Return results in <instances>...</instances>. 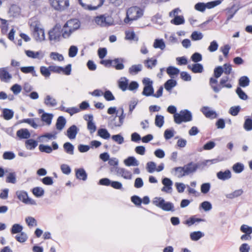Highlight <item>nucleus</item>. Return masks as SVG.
<instances>
[{
  "instance_id": "f03ea898",
  "label": "nucleus",
  "mask_w": 252,
  "mask_h": 252,
  "mask_svg": "<svg viewBox=\"0 0 252 252\" xmlns=\"http://www.w3.org/2000/svg\"><path fill=\"white\" fill-rule=\"evenodd\" d=\"M80 26L81 23L78 19H73L68 20L62 29V36L64 38H69L73 32L80 28Z\"/></svg>"
},
{
  "instance_id": "f704fd0d",
  "label": "nucleus",
  "mask_w": 252,
  "mask_h": 252,
  "mask_svg": "<svg viewBox=\"0 0 252 252\" xmlns=\"http://www.w3.org/2000/svg\"><path fill=\"white\" fill-rule=\"evenodd\" d=\"M20 8L17 5H12L9 8V14L10 16L16 17L20 13Z\"/></svg>"
},
{
  "instance_id": "a211bd4d",
  "label": "nucleus",
  "mask_w": 252,
  "mask_h": 252,
  "mask_svg": "<svg viewBox=\"0 0 252 252\" xmlns=\"http://www.w3.org/2000/svg\"><path fill=\"white\" fill-rule=\"evenodd\" d=\"M26 55L30 58L41 60L44 57V54L41 51H33L32 50H25Z\"/></svg>"
},
{
  "instance_id": "864d4df0",
  "label": "nucleus",
  "mask_w": 252,
  "mask_h": 252,
  "mask_svg": "<svg viewBox=\"0 0 252 252\" xmlns=\"http://www.w3.org/2000/svg\"><path fill=\"white\" fill-rule=\"evenodd\" d=\"M218 83L217 78H211L210 79V84L213 89L214 91L216 93H218L221 89L220 87H218L216 86Z\"/></svg>"
},
{
  "instance_id": "de8ad7c7",
  "label": "nucleus",
  "mask_w": 252,
  "mask_h": 252,
  "mask_svg": "<svg viewBox=\"0 0 252 252\" xmlns=\"http://www.w3.org/2000/svg\"><path fill=\"white\" fill-rule=\"evenodd\" d=\"M176 85L177 82L175 80L169 79L165 82L164 88L167 91H170Z\"/></svg>"
},
{
  "instance_id": "5701e85b",
  "label": "nucleus",
  "mask_w": 252,
  "mask_h": 252,
  "mask_svg": "<svg viewBox=\"0 0 252 252\" xmlns=\"http://www.w3.org/2000/svg\"><path fill=\"white\" fill-rule=\"evenodd\" d=\"M186 176L194 172L197 168L195 163L191 162L184 166Z\"/></svg>"
},
{
  "instance_id": "9b49d317",
  "label": "nucleus",
  "mask_w": 252,
  "mask_h": 252,
  "mask_svg": "<svg viewBox=\"0 0 252 252\" xmlns=\"http://www.w3.org/2000/svg\"><path fill=\"white\" fill-rule=\"evenodd\" d=\"M111 171L112 172L115 171L117 176L121 177L125 180H130L133 178L132 172L125 168L117 166L115 168H112Z\"/></svg>"
},
{
  "instance_id": "6ab92c4d",
  "label": "nucleus",
  "mask_w": 252,
  "mask_h": 252,
  "mask_svg": "<svg viewBox=\"0 0 252 252\" xmlns=\"http://www.w3.org/2000/svg\"><path fill=\"white\" fill-rule=\"evenodd\" d=\"M56 132L46 133L39 136L38 139L41 142H48L49 140L56 139Z\"/></svg>"
},
{
  "instance_id": "a19ab883",
  "label": "nucleus",
  "mask_w": 252,
  "mask_h": 252,
  "mask_svg": "<svg viewBox=\"0 0 252 252\" xmlns=\"http://www.w3.org/2000/svg\"><path fill=\"white\" fill-rule=\"evenodd\" d=\"M23 226L19 223H14L11 228V233L12 234L20 233L22 231Z\"/></svg>"
},
{
  "instance_id": "6e6d98bb",
  "label": "nucleus",
  "mask_w": 252,
  "mask_h": 252,
  "mask_svg": "<svg viewBox=\"0 0 252 252\" xmlns=\"http://www.w3.org/2000/svg\"><path fill=\"white\" fill-rule=\"evenodd\" d=\"M190 37L194 41L200 40L203 38V34L200 32L194 31L191 33Z\"/></svg>"
},
{
  "instance_id": "b1692460",
  "label": "nucleus",
  "mask_w": 252,
  "mask_h": 252,
  "mask_svg": "<svg viewBox=\"0 0 252 252\" xmlns=\"http://www.w3.org/2000/svg\"><path fill=\"white\" fill-rule=\"evenodd\" d=\"M54 115L51 113H43L41 116L42 122L47 126H50L52 123Z\"/></svg>"
},
{
  "instance_id": "f8f14e48",
  "label": "nucleus",
  "mask_w": 252,
  "mask_h": 252,
  "mask_svg": "<svg viewBox=\"0 0 252 252\" xmlns=\"http://www.w3.org/2000/svg\"><path fill=\"white\" fill-rule=\"evenodd\" d=\"M221 1L220 0L208 2L206 3L198 2L195 5L194 8L198 11L204 12L206 8L211 9L214 8L219 5Z\"/></svg>"
},
{
  "instance_id": "4c0bfd02",
  "label": "nucleus",
  "mask_w": 252,
  "mask_h": 252,
  "mask_svg": "<svg viewBox=\"0 0 252 252\" xmlns=\"http://www.w3.org/2000/svg\"><path fill=\"white\" fill-rule=\"evenodd\" d=\"M66 120L63 116H60L57 121L56 122V128L57 129L59 130H62L66 124Z\"/></svg>"
},
{
  "instance_id": "bb28decb",
  "label": "nucleus",
  "mask_w": 252,
  "mask_h": 252,
  "mask_svg": "<svg viewBox=\"0 0 252 252\" xmlns=\"http://www.w3.org/2000/svg\"><path fill=\"white\" fill-rule=\"evenodd\" d=\"M21 71L24 73H31L33 76H37V74L35 70L34 66H23L20 68Z\"/></svg>"
},
{
  "instance_id": "4be33fe9",
  "label": "nucleus",
  "mask_w": 252,
  "mask_h": 252,
  "mask_svg": "<svg viewBox=\"0 0 252 252\" xmlns=\"http://www.w3.org/2000/svg\"><path fill=\"white\" fill-rule=\"evenodd\" d=\"M217 178L222 181L228 180L231 177V173L230 170H226L224 171H220L217 174Z\"/></svg>"
},
{
  "instance_id": "c756f323",
  "label": "nucleus",
  "mask_w": 252,
  "mask_h": 252,
  "mask_svg": "<svg viewBox=\"0 0 252 252\" xmlns=\"http://www.w3.org/2000/svg\"><path fill=\"white\" fill-rule=\"evenodd\" d=\"M123 59L117 58L112 60L111 65L115 67L117 70H122L124 68V65L123 64Z\"/></svg>"
},
{
  "instance_id": "20e7f679",
  "label": "nucleus",
  "mask_w": 252,
  "mask_h": 252,
  "mask_svg": "<svg viewBox=\"0 0 252 252\" xmlns=\"http://www.w3.org/2000/svg\"><path fill=\"white\" fill-rule=\"evenodd\" d=\"M152 203L155 206L164 211L174 212L175 210L173 203L165 201V199L161 197H155L152 201Z\"/></svg>"
},
{
  "instance_id": "1a4fd4ad",
  "label": "nucleus",
  "mask_w": 252,
  "mask_h": 252,
  "mask_svg": "<svg viewBox=\"0 0 252 252\" xmlns=\"http://www.w3.org/2000/svg\"><path fill=\"white\" fill-rule=\"evenodd\" d=\"M16 195L18 199L26 205H36V201L33 199L29 197L28 193L22 190L16 191Z\"/></svg>"
},
{
  "instance_id": "e433bc0d",
  "label": "nucleus",
  "mask_w": 252,
  "mask_h": 252,
  "mask_svg": "<svg viewBox=\"0 0 252 252\" xmlns=\"http://www.w3.org/2000/svg\"><path fill=\"white\" fill-rule=\"evenodd\" d=\"M243 193V190L242 189H238L234 190L233 192L226 194L225 197L230 199L240 196Z\"/></svg>"
},
{
  "instance_id": "338daca9",
  "label": "nucleus",
  "mask_w": 252,
  "mask_h": 252,
  "mask_svg": "<svg viewBox=\"0 0 252 252\" xmlns=\"http://www.w3.org/2000/svg\"><path fill=\"white\" fill-rule=\"evenodd\" d=\"M111 138L114 142L120 145L124 142V137L120 134L112 135Z\"/></svg>"
},
{
  "instance_id": "58836bf2",
  "label": "nucleus",
  "mask_w": 252,
  "mask_h": 252,
  "mask_svg": "<svg viewBox=\"0 0 252 252\" xmlns=\"http://www.w3.org/2000/svg\"><path fill=\"white\" fill-rule=\"evenodd\" d=\"M63 147L66 153L70 155H74V147L69 142L64 143Z\"/></svg>"
},
{
  "instance_id": "3c124183",
  "label": "nucleus",
  "mask_w": 252,
  "mask_h": 252,
  "mask_svg": "<svg viewBox=\"0 0 252 252\" xmlns=\"http://www.w3.org/2000/svg\"><path fill=\"white\" fill-rule=\"evenodd\" d=\"M21 123H27L30 125L33 128L36 129L39 126L38 124H36V123L35 122V120L34 119H25L22 120L21 121Z\"/></svg>"
},
{
  "instance_id": "69168bd1",
  "label": "nucleus",
  "mask_w": 252,
  "mask_h": 252,
  "mask_svg": "<svg viewBox=\"0 0 252 252\" xmlns=\"http://www.w3.org/2000/svg\"><path fill=\"white\" fill-rule=\"evenodd\" d=\"M32 193L36 197H39L43 195L44 190L42 188L36 187L33 189Z\"/></svg>"
},
{
  "instance_id": "7ed1b4c3",
  "label": "nucleus",
  "mask_w": 252,
  "mask_h": 252,
  "mask_svg": "<svg viewBox=\"0 0 252 252\" xmlns=\"http://www.w3.org/2000/svg\"><path fill=\"white\" fill-rule=\"evenodd\" d=\"M143 14V10L137 6L129 8L126 13V17L124 20L125 24H130L132 21L137 20Z\"/></svg>"
},
{
  "instance_id": "aec40b11",
  "label": "nucleus",
  "mask_w": 252,
  "mask_h": 252,
  "mask_svg": "<svg viewBox=\"0 0 252 252\" xmlns=\"http://www.w3.org/2000/svg\"><path fill=\"white\" fill-rule=\"evenodd\" d=\"M79 130V129L75 125H72L67 129L66 135L70 139H74Z\"/></svg>"
},
{
  "instance_id": "a18cd8bd",
  "label": "nucleus",
  "mask_w": 252,
  "mask_h": 252,
  "mask_svg": "<svg viewBox=\"0 0 252 252\" xmlns=\"http://www.w3.org/2000/svg\"><path fill=\"white\" fill-rule=\"evenodd\" d=\"M155 125L160 128L161 127L164 123V117L163 116L161 115H157L155 117Z\"/></svg>"
},
{
  "instance_id": "13d9d810",
  "label": "nucleus",
  "mask_w": 252,
  "mask_h": 252,
  "mask_svg": "<svg viewBox=\"0 0 252 252\" xmlns=\"http://www.w3.org/2000/svg\"><path fill=\"white\" fill-rule=\"evenodd\" d=\"M25 221L29 227H33L37 226V221L36 220L32 217H28L25 219Z\"/></svg>"
},
{
  "instance_id": "2f4dec72",
  "label": "nucleus",
  "mask_w": 252,
  "mask_h": 252,
  "mask_svg": "<svg viewBox=\"0 0 252 252\" xmlns=\"http://www.w3.org/2000/svg\"><path fill=\"white\" fill-rule=\"evenodd\" d=\"M37 142L32 139H28L25 142L26 148L29 150L34 149L37 146Z\"/></svg>"
},
{
  "instance_id": "393cba45",
  "label": "nucleus",
  "mask_w": 252,
  "mask_h": 252,
  "mask_svg": "<svg viewBox=\"0 0 252 252\" xmlns=\"http://www.w3.org/2000/svg\"><path fill=\"white\" fill-rule=\"evenodd\" d=\"M44 104L49 107H54L57 104V100L50 95H47L44 99Z\"/></svg>"
},
{
  "instance_id": "c03bdc74",
  "label": "nucleus",
  "mask_w": 252,
  "mask_h": 252,
  "mask_svg": "<svg viewBox=\"0 0 252 252\" xmlns=\"http://www.w3.org/2000/svg\"><path fill=\"white\" fill-rule=\"evenodd\" d=\"M144 63L148 68L152 69L157 64V60L153 58L148 59L144 61Z\"/></svg>"
},
{
  "instance_id": "412c9836",
  "label": "nucleus",
  "mask_w": 252,
  "mask_h": 252,
  "mask_svg": "<svg viewBox=\"0 0 252 252\" xmlns=\"http://www.w3.org/2000/svg\"><path fill=\"white\" fill-rule=\"evenodd\" d=\"M124 163L126 166H137L139 162L135 157L130 156L124 159Z\"/></svg>"
},
{
  "instance_id": "a878e982",
  "label": "nucleus",
  "mask_w": 252,
  "mask_h": 252,
  "mask_svg": "<svg viewBox=\"0 0 252 252\" xmlns=\"http://www.w3.org/2000/svg\"><path fill=\"white\" fill-rule=\"evenodd\" d=\"M16 134L20 139H28L31 137V133L27 128H22L18 130Z\"/></svg>"
},
{
  "instance_id": "ea45409f",
  "label": "nucleus",
  "mask_w": 252,
  "mask_h": 252,
  "mask_svg": "<svg viewBox=\"0 0 252 252\" xmlns=\"http://www.w3.org/2000/svg\"><path fill=\"white\" fill-rule=\"evenodd\" d=\"M142 66L141 64H135L132 65L128 69L129 73L131 75H135L141 71Z\"/></svg>"
},
{
  "instance_id": "f3484780",
  "label": "nucleus",
  "mask_w": 252,
  "mask_h": 252,
  "mask_svg": "<svg viewBox=\"0 0 252 252\" xmlns=\"http://www.w3.org/2000/svg\"><path fill=\"white\" fill-rule=\"evenodd\" d=\"M201 111L206 118L211 119H215L218 117V114L215 111L208 106H204L201 109Z\"/></svg>"
},
{
  "instance_id": "bf43d9fd",
  "label": "nucleus",
  "mask_w": 252,
  "mask_h": 252,
  "mask_svg": "<svg viewBox=\"0 0 252 252\" xmlns=\"http://www.w3.org/2000/svg\"><path fill=\"white\" fill-rule=\"evenodd\" d=\"M15 154L11 151H6L3 153L2 158L5 160H12L15 158Z\"/></svg>"
},
{
  "instance_id": "8fccbe9b",
  "label": "nucleus",
  "mask_w": 252,
  "mask_h": 252,
  "mask_svg": "<svg viewBox=\"0 0 252 252\" xmlns=\"http://www.w3.org/2000/svg\"><path fill=\"white\" fill-rule=\"evenodd\" d=\"M153 47L155 48H159L162 50L165 48V44L164 42L163 39H157L154 42Z\"/></svg>"
},
{
  "instance_id": "052dcab7",
  "label": "nucleus",
  "mask_w": 252,
  "mask_h": 252,
  "mask_svg": "<svg viewBox=\"0 0 252 252\" xmlns=\"http://www.w3.org/2000/svg\"><path fill=\"white\" fill-rule=\"evenodd\" d=\"M228 79L229 78L228 76L224 77L221 78L220 81V85L221 86L220 87L221 88L225 87L226 88L230 89L232 87V86L230 83H227Z\"/></svg>"
},
{
  "instance_id": "0eeeda50",
  "label": "nucleus",
  "mask_w": 252,
  "mask_h": 252,
  "mask_svg": "<svg viewBox=\"0 0 252 252\" xmlns=\"http://www.w3.org/2000/svg\"><path fill=\"white\" fill-rule=\"evenodd\" d=\"M174 122L177 124H180L182 122H187L191 121L192 115L188 110H183L179 113H176L174 115Z\"/></svg>"
},
{
  "instance_id": "cd10ccee",
  "label": "nucleus",
  "mask_w": 252,
  "mask_h": 252,
  "mask_svg": "<svg viewBox=\"0 0 252 252\" xmlns=\"http://www.w3.org/2000/svg\"><path fill=\"white\" fill-rule=\"evenodd\" d=\"M188 67L195 73H201L203 71V66L200 63H195L192 65L189 64Z\"/></svg>"
},
{
  "instance_id": "09e8293b",
  "label": "nucleus",
  "mask_w": 252,
  "mask_h": 252,
  "mask_svg": "<svg viewBox=\"0 0 252 252\" xmlns=\"http://www.w3.org/2000/svg\"><path fill=\"white\" fill-rule=\"evenodd\" d=\"M28 236L27 234L23 231L16 235L15 236L16 240L21 243L25 242L28 240Z\"/></svg>"
},
{
  "instance_id": "49530a36",
  "label": "nucleus",
  "mask_w": 252,
  "mask_h": 252,
  "mask_svg": "<svg viewBox=\"0 0 252 252\" xmlns=\"http://www.w3.org/2000/svg\"><path fill=\"white\" fill-rule=\"evenodd\" d=\"M173 171L175 172L174 175L179 178L186 176L184 166L175 167L173 169Z\"/></svg>"
},
{
  "instance_id": "9d476101",
  "label": "nucleus",
  "mask_w": 252,
  "mask_h": 252,
  "mask_svg": "<svg viewBox=\"0 0 252 252\" xmlns=\"http://www.w3.org/2000/svg\"><path fill=\"white\" fill-rule=\"evenodd\" d=\"M142 83L144 85L142 94L146 96H153L154 92L153 82L149 78H144L142 80Z\"/></svg>"
},
{
  "instance_id": "f257e3e1",
  "label": "nucleus",
  "mask_w": 252,
  "mask_h": 252,
  "mask_svg": "<svg viewBox=\"0 0 252 252\" xmlns=\"http://www.w3.org/2000/svg\"><path fill=\"white\" fill-rule=\"evenodd\" d=\"M28 24L34 40L40 43L45 41V31L40 22L36 18L33 17L29 20Z\"/></svg>"
},
{
  "instance_id": "39448f33",
  "label": "nucleus",
  "mask_w": 252,
  "mask_h": 252,
  "mask_svg": "<svg viewBox=\"0 0 252 252\" xmlns=\"http://www.w3.org/2000/svg\"><path fill=\"white\" fill-rule=\"evenodd\" d=\"M48 39L51 43L54 44L60 41L62 32L60 25H56L51 29L48 32Z\"/></svg>"
},
{
  "instance_id": "5fc2aeb1",
  "label": "nucleus",
  "mask_w": 252,
  "mask_h": 252,
  "mask_svg": "<svg viewBox=\"0 0 252 252\" xmlns=\"http://www.w3.org/2000/svg\"><path fill=\"white\" fill-rule=\"evenodd\" d=\"M184 23L185 19L183 16H178L171 20V23L175 25L183 24Z\"/></svg>"
},
{
  "instance_id": "c9c22d12",
  "label": "nucleus",
  "mask_w": 252,
  "mask_h": 252,
  "mask_svg": "<svg viewBox=\"0 0 252 252\" xmlns=\"http://www.w3.org/2000/svg\"><path fill=\"white\" fill-rule=\"evenodd\" d=\"M152 21L155 24L159 26L162 25L164 23V21L162 18V15L160 13H157L152 18Z\"/></svg>"
},
{
  "instance_id": "423d86ee",
  "label": "nucleus",
  "mask_w": 252,
  "mask_h": 252,
  "mask_svg": "<svg viewBox=\"0 0 252 252\" xmlns=\"http://www.w3.org/2000/svg\"><path fill=\"white\" fill-rule=\"evenodd\" d=\"M80 4L85 9L95 10L101 6L105 0H78Z\"/></svg>"
},
{
  "instance_id": "2eb2a0df",
  "label": "nucleus",
  "mask_w": 252,
  "mask_h": 252,
  "mask_svg": "<svg viewBox=\"0 0 252 252\" xmlns=\"http://www.w3.org/2000/svg\"><path fill=\"white\" fill-rule=\"evenodd\" d=\"M161 183L163 187L161 190L166 193H171L173 191L172 181L170 179L165 177L162 179Z\"/></svg>"
},
{
  "instance_id": "603ef678",
  "label": "nucleus",
  "mask_w": 252,
  "mask_h": 252,
  "mask_svg": "<svg viewBox=\"0 0 252 252\" xmlns=\"http://www.w3.org/2000/svg\"><path fill=\"white\" fill-rule=\"evenodd\" d=\"M40 71L41 74L45 78H49L51 74L50 66L47 67L45 66H41L40 67Z\"/></svg>"
},
{
  "instance_id": "79ce46f5",
  "label": "nucleus",
  "mask_w": 252,
  "mask_h": 252,
  "mask_svg": "<svg viewBox=\"0 0 252 252\" xmlns=\"http://www.w3.org/2000/svg\"><path fill=\"white\" fill-rule=\"evenodd\" d=\"M97 135L104 139H108L110 137V134L105 128H100L97 131Z\"/></svg>"
},
{
  "instance_id": "7c9ffc66",
  "label": "nucleus",
  "mask_w": 252,
  "mask_h": 252,
  "mask_svg": "<svg viewBox=\"0 0 252 252\" xmlns=\"http://www.w3.org/2000/svg\"><path fill=\"white\" fill-rule=\"evenodd\" d=\"M76 177L79 180H82L83 181L86 180L87 178V174L83 168L77 169L75 170Z\"/></svg>"
},
{
  "instance_id": "774afa93",
  "label": "nucleus",
  "mask_w": 252,
  "mask_h": 252,
  "mask_svg": "<svg viewBox=\"0 0 252 252\" xmlns=\"http://www.w3.org/2000/svg\"><path fill=\"white\" fill-rule=\"evenodd\" d=\"M175 131L173 128L167 129L164 133V136L166 140H168L173 137L174 135Z\"/></svg>"
},
{
  "instance_id": "680f3d73",
  "label": "nucleus",
  "mask_w": 252,
  "mask_h": 252,
  "mask_svg": "<svg viewBox=\"0 0 252 252\" xmlns=\"http://www.w3.org/2000/svg\"><path fill=\"white\" fill-rule=\"evenodd\" d=\"M39 150L41 152H44L47 154H50L52 152V148L49 145L44 144H40L39 146Z\"/></svg>"
},
{
  "instance_id": "ddd939ff",
  "label": "nucleus",
  "mask_w": 252,
  "mask_h": 252,
  "mask_svg": "<svg viewBox=\"0 0 252 252\" xmlns=\"http://www.w3.org/2000/svg\"><path fill=\"white\" fill-rule=\"evenodd\" d=\"M51 6L55 10L62 11L69 6V0H49Z\"/></svg>"
},
{
  "instance_id": "0e129e2a",
  "label": "nucleus",
  "mask_w": 252,
  "mask_h": 252,
  "mask_svg": "<svg viewBox=\"0 0 252 252\" xmlns=\"http://www.w3.org/2000/svg\"><path fill=\"white\" fill-rule=\"evenodd\" d=\"M250 80L248 77L244 76L241 77L239 81V84L242 87H246L249 85Z\"/></svg>"
},
{
  "instance_id": "6e6552de",
  "label": "nucleus",
  "mask_w": 252,
  "mask_h": 252,
  "mask_svg": "<svg viewBox=\"0 0 252 252\" xmlns=\"http://www.w3.org/2000/svg\"><path fill=\"white\" fill-rule=\"evenodd\" d=\"M93 21L96 25L102 27H108L113 24V20L111 17L105 15L95 16Z\"/></svg>"
},
{
  "instance_id": "dca6fc26",
  "label": "nucleus",
  "mask_w": 252,
  "mask_h": 252,
  "mask_svg": "<svg viewBox=\"0 0 252 252\" xmlns=\"http://www.w3.org/2000/svg\"><path fill=\"white\" fill-rule=\"evenodd\" d=\"M12 78V75L9 73L8 67L0 68V79L1 81L8 83Z\"/></svg>"
},
{
  "instance_id": "72a5a7b5",
  "label": "nucleus",
  "mask_w": 252,
  "mask_h": 252,
  "mask_svg": "<svg viewBox=\"0 0 252 252\" xmlns=\"http://www.w3.org/2000/svg\"><path fill=\"white\" fill-rule=\"evenodd\" d=\"M166 72L171 78H174L179 74L180 70L177 67L170 66L167 68Z\"/></svg>"
},
{
  "instance_id": "e2e57ef3",
  "label": "nucleus",
  "mask_w": 252,
  "mask_h": 252,
  "mask_svg": "<svg viewBox=\"0 0 252 252\" xmlns=\"http://www.w3.org/2000/svg\"><path fill=\"white\" fill-rule=\"evenodd\" d=\"M10 90L15 95H18L21 92L22 87L18 84H15L10 88Z\"/></svg>"
},
{
  "instance_id": "c85d7f7f",
  "label": "nucleus",
  "mask_w": 252,
  "mask_h": 252,
  "mask_svg": "<svg viewBox=\"0 0 252 252\" xmlns=\"http://www.w3.org/2000/svg\"><path fill=\"white\" fill-rule=\"evenodd\" d=\"M118 86L119 88L123 91H125L127 89L128 80L125 77H121L118 81Z\"/></svg>"
},
{
  "instance_id": "37998d69",
  "label": "nucleus",
  "mask_w": 252,
  "mask_h": 252,
  "mask_svg": "<svg viewBox=\"0 0 252 252\" xmlns=\"http://www.w3.org/2000/svg\"><path fill=\"white\" fill-rule=\"evenodd\" d=\"M204 236L201 231H194L190 234V238L192 241H196Z\"/></svg>"
},
{
  "instance_id": "473e14b6",
  "label": "nucleus",
  "mask_w": 252,
  "mask_h": 252,
  "mask_svg": "<svg viewBox=\"0 0 252 252\" xmlns=\"http://www.w3.org/2000/svg\"><path fill=\"white\" fill-rule=\"evenodd\" d=\"M2 116L5 120H11L14 116V111L10 109L4 108L2 110Z\"/></svg>"
},
{
  "instance_id": "4468645a",
  "label": "nucleus",
  "mask_w": 252,
  "mask_h": 252,
  "mask_svg": "<svg viewBox=\"0 0 252 252\" xmlns=\"http://www.w3.org/2000/svg\"><path fill=\"white\" fill-rule=\"evenodd\" d=\"M121 114L118 117V118L117 119V116H116L110 122L111 128L113 129L121 126L124 123L125 115L124 114V109L123 108H121Z\"/></svg>"
},
{
  "instance_id": "4d7b16f0",
  "label": "nucleus",
  "mask_w": 252,
  "mask_h": 252,
  "mask_svg": "<svg viewBox=\"0 0 252 252\" xmlns=\"http://www.w3.org/2000/svg\"><path fill=\"white\" fill-rule=\"evenodd\" d=\"M50 57L54 61L59 62L62 61L64 59L63 56L57 52H51L50 54Z\"/></svg>"
}]
</instances>
